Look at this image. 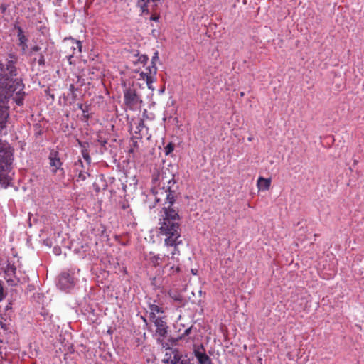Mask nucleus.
I'll return each mask as SVG.
<instances>
[{"mask_svg": "<svg viewBox=\"0 0 364 364\" xmlns=\"http://www.w3.org/2000/svg\"><path fill=\"white\" fill-rule=\"evenodd\" d=\"M74 284L73 278L68 273H63L60 276L59 285L61 289H68Z\"/></svg>", "mask_w": 364, "mask_h": 364, "instance_id": "13", "label": "nucleus"}, {"mask_svg": "<svg viewBox=\"0 0 364 364\" xmlns=\"http://www.w3.org/2000/svg\"><path fill=\"white\" fill-rule=\"evenodd\" d=\"M149 309L150 311L149 318L151 320L158 318V316H156V314H163L164 312L163 307L159 306L156 304H149Z\"/></svg>", "mask_w": 364, "mask_h": 364, "instance_id": "16", "label": "nucleus"}, {"mask_svg": "<svg viewBox=\"0 0 364 364\" xmlns=\"http://www.w3.org/2000/svg\"><path fill=\"white\" fill-rule=\"evenodd\" d=\"M148 60H149V58L146 55H141L138 58V61L143 65H145L147 63Z\"/></svg>", "mask_w": 364, "mask_h": 364, "instance_id": "26", "label": "nucleus"}, {"mask_svg": "<svg viewBox=\"0 0 364 364\" xmlns=\"http://www.w3.org/2000/svg\"><path fill=\"white\" fill-rule=\"evenodd\" d=\"M192 331V327H189L188 328L186 329L184 332L182 333V335L179 337V339H182L185 336L189 335Z\"/></svg>", "mask_w": 364, "mask_h": 364, "instance_id": "27", "label": "nucleus"}, {"mask_svg": "<svg viewBox=\"0 0 364 364\" xmlns=\"http://www.w3.org/2000/svg\"><path fill=\"white\" fill-rule=\"evenodd\" d=\"M78 163H80L81 165H82V161H81V160H79V161H78Z\"/></svg>", "mask_w": 364, "mask_h": 364, "instance_id": "37", "label": "nucleus"}, {"mask_svg": "<svg viewBox=\"0 0 364 364\" xmlns=\"http://www.w3.org/2000/svg\"><path fill=\"white\" fill-rule=\"evenodd\" d=\"M13 82H17L18 84L14 86L15 90L13 92L12 95L10 96L13 97V100L18 105H22L23 104L24 100V92H23L22 85L16 80H13Z\"/></svg>", "mask_w": 364, "mask_h": 364, "instance_id": "10", "label": "nucleus"}, {"mask_svg": "<svg viewBox=\"0 0 364 364\" xmlns=\"http://www.w3.org/2000/svg\"><path fill=\"white\" fill-rule=\"evenodd\" d=\"M73 88H74V85H70V90H73Z\"/></svg>", "mask_w": 364, "mask_h": 364, "instance_id": "33", "label": "nucleus"}, {"mask_svg": "<svg viewBox=\"0 0 364 364\" xmlns=\"http://www.w3.org/2000/svg\"><path fill=\"white\" fill-rule=\"evenodd\" d=\"M124 101L125 105L131 109L140 107L143 102L141 95L133 86H129L124 90Z\"/></svg>", "mask_w": 364, "mask_h": 364, "instance_id": "6", "label": "nucleus"}, {"mask_svg": "<svg viewBox=\"0 0 364 364\" xmlns=\"http://www.w3.org/2000/svg\"><path fill=\"white\" fill-rule=\"evenodd\" d=\"M193 354L199 364H212L211 359L205 353V350L203 345L195 346Z\"/></svg>", "mask_w": 364, "mask_h": 364, "instance_id": "8", "label": "nucleus"}, {"mask_svg": "<svg viewBox=\"0 0 364 364\" xmlns=\"http://www.w3.org/2000/svg\"><path fill=\"white\" fill-rule=\"evenodd\" d=\"M159 0H138L137 6L140 9L141 15L144 16L145 20L158 21L159 15L155 12Z\"/></svg>", "mask_w": 364, "mask_h": 364, "instance_id": "5", "label": "nucleus"}, {"mask_svg": "<svg viewBox=\"0 0 364 364\" xmlns=\"http://www.w3.org/2000/svg\"><path fill=\"white\" fill-rule=\"evenodd\" d=\"M248 141H252V138H251V137H249V138H248Z\"/></svg>", "mask_w": 364, "mask_h": 364, "instance_id": "38", "label": "nucleus"}, {"mask_svg": "<svg viewBox=\"0 0 364 364\" xmlns=\"http://www.w3.org/2000/svg\"><path fill=\"white\" fill-rule=\"evenodd\" d=\"M17 82H13L9 77H0V129L6 127L9 117L7 102L8 99L15 90L14 86Z\"/></svg>", "mask_w": 364, "mask_h": 364, "instance_id": "2", "label": "nucleus"}, {"mask_svg": "<svg viewBox=\"0 0 364 364\" xmlns=\"http://www.w3.org/2000/svg\"><path fill=\"white\" fill-rule=\"evenodd\" d=\"M11 165V153L9 145L0 140V183H6Z\"/></svg>", "mask_w": 364, "mask_h": 364, "instance_id": "4", "label": "nucleus"}, {"mask_svg": "<svg viewBox=\"0 0 364 364\" xmlns=\"http://www.w3.org/2000/svg\"><path fill=\"white\" fill-rule=\"evenodd\" d=\"M137 146V142L136 141H134V146Z\"/></svg>", "mask_w": 364, "mask_h": 364, "instance_id": "35", "label": "nucleus"}, {"mask_svg": "<svg viewBox=\"0 0 364 364\" xmlns=\"http://www.w3.org/2000/svg\"><path fill=\"white\" fill-rule=\"evenodd\" d=\"M164 318V317L158 316V318L151 320L156 326V333L162 338H166L168 333V326Z\"/></svg>", "mask_w": 364, "mask_h": 364, "instance_id": "9", "label": "nucleus"}, {"mask_svg": "<svg viewBox=\"0 0 364 364\" xmlns=\"http://www.w3.org/2000/svg\"><path fill=\"white\" fill-rule=\"evenodd\" d=\"M17 61V58L14 55H9V58L7 59V63L6 65V68L4 67V71H7V74L10 75V77L16 76V68L15 64Z\"/></svg>", "mask_w": 364, "mask_h": 364, "instance_id": "11", "label": "nucleus"}, {"mask_svg": "<svg viewBox=\"0 0 364 364\" xmlns=\"http://www.w3.org/2000/svg\"><path fill=\"white\" fill-rule=\"evenodd\" d=\"M159 60V52L157 50H156L154 53V55L152 56L151 58V65H156V62Z\"/></svg>", "mask_w": 364, "mask_h": 364, "instance_id": "25", "label": "nucleus"}, {"mask_svg": "<svg viewBox=\"0 0 364 364\" xmlns=\"http://www.w3.org/2000/svg\"><path fill=\"white\" fill-rule=\"evenodd\" d=\"M181 364H188V363L186 360H182Z\"/></svg>", "mask_w": 364, "mask_h": 364, "instance_id": "32", "label": "nucleus"}, {"mask_svg": "<svg viewBox=\"0 0 364 364\" xmlns=\"http://www.w3.org/2000/svg\"><path fill=\"white\" fill-rule=\"evenodd\" d=\"M175 299L176 300H180V298L179 297H176Z\"/></svg>", "mask_w": 364, "mask_h": 364, "instance_id": "39", "label": "nucleus"}, {"mask_svg": "<svg viewBox=\"0 0 364 364\" xmlns=\"http://www.w3.org/2000/svg\"><path fill=\"white\" fill-rule=\"evenodd\" d=\"M240 95L241 97H243V96L245 95V93H244L243 92H240Z\"/></svg>", "mask_w": 364, "mask_h": 364, "instance_id": "34", "label": "nucleus"}, {"mask_svg": "<svg viewBox=\"0 0 364 364\" xmlns=\"http://www.w3.org/2000/svg\"><path fill=\"white\" fill-rule=\"evenodd\" d=\"M45 62V59L43 56H41L40 59L38 60V64L39 65H43Z\"/></svg>", "mask_w": 364, "mask_h": 364, "instance_id": "31", "label": "nucleus"}, {"mask_svg": "<svg viewBox=\"0 0 364 364\" xmlns=\"http://www.w3.org/2000/svg\"><path fill=\"white\" fill-rule=\"evenodd\" d=\"M40 49H41V48L38 46H35L31 48V53H36V52L39 51Z\"/></svg>", "mask_w": 364, "mask_h": 364, "instance_id": "29", "label": "nucleus"}, {"mask_svg": "<svg viewBox=\"0 0 364 364\" xmlns=\"http://www.w3.org/2000/svg\"><path fill=\"white\" fill-rule=\"evenodd\" d=\"M174 147V144L171 142L167 144V146L165 147L166 155H168L169 154H171L173 151Z\"/></svg>", "mask_w": 364, "mask_h": 364, "instance_id": "22", "label": "nucleus"}, {"mask_svg": "<svg viewBox=\"0 0 364 364\" xmlns=\"http://www.w3.org/2000/svg\"><path fill=\"white\" fill-rule=\"evenodd\" d=\"M82 155L84 158V159L88 163V164H90V161H91V158L90 156V154H89V151L87 149H83L82 150Z\"/></svg>", "mask_w": 364, "mask_h": 364, "instance_id": "21", "label": "nucleus"}, {"mask_svg": "<svg viewBox=\"0 0 364 364\" xmlns=\"http://www.w3.org/2000/svg\"><path fill=\"white\" fill-rule=\"evenodd\" d=\"M79 108L82 109V105H79Z\"/></svg>", "mask_w": 364, "mask_h": 364, "instance_id": "36", "label": "nucleus"}, {"mask_svg": "<svg viewBox=\"0 0 364 364\" xmlns=\"http://www.w3.org/2000/svg\"><path fill=\"white\" fill-rule=\"evenodd\" d=\"M50 165L53 168V172L55 173L56 171L61 166L62 163L59 158L56 157V154L53 155L50 154Z\"/></svg>", "mask_w": 364, "mask_h": 364, "instance_id": "17", "label": "nucleus"}, {"mask_svg": "<svg viewBox=\"0 0 364 364\" xmlns=\"http://www.w3.org/2000/svg\"><path fill=\"white\" fill-rule=\"evenodd\" d=\"M181 357L178 352L173 351L172 355L166 359V364H181Z\"/></svg>", "mask_w": 364, "mask_h": 364, "instance_id": "19", "label": "nucleus"}, {"mask_svg": "<svg viewBox=\"0 0 364 364\" xmlns=\"http://www.w3.org/2000/svg\"><path fill=\"white\" fill-rule=\"evenodd\" d=\"M15 28L18 31L19 46L21 47L23 52L25 53L27 48L28 38L24 35L23 31L21 27L15 26Z\"/></svg>", "mask_w": 364, "mask_h": 364, "instance_id": "14", "label": "nucleus"}, {"mask_svg": "<svg viewBox=\"0 0 364 364\" xmlns=\"http://www.w3.org/2000/svg\"><path fill=\"white\" fill-rule=\"evenodd\" d=\"M4 274V279L9 286H16L18 282V279L16 278V268L14 264L8 263L3 269Z\"/></svg>", "mask_w": 364, "mask_h": 364, "instance_id": "7", "label": "nucleus"}, {"mask_svg": "<svg viewBox=\"0 0 364 364\" xmlns=\"http://www.w3.org/2000/svg\"><path fill=\"white\" fill-rule=\"evenodd\" d=\"M145 127V125H144V122L143 120H140V122H139L137 127H136V129L137 131H136V132H141L143 128Z\"/></svg>", "mask_w": 364, "mask_h": 364, "instance_id": "28", "label": "nucleus"}, {"mask_svg": "<svg viewBox=\"0 0 364 364\" xmlns=\"http://www.w3.org/2000/svg\"><path fill=\"white\" fill-rule=\"evenodd\" d=\"M144 72H147L149 75H151L152 77L156 78L157 73V67L156 65H150L146 69Z\"/></svg>", "mask_w": 364, "mask_h": 364, "instance_id": "20", "label": "nucleus"}, {"mask_svg": "<svg viewBox=\"0 0 364 364\" xmlns=\"http://www.w3.org/2000/svg\"><path fill=\"white\" fill-rule=\"evenodd\" d=\"M139 76V80L146 81L148 88L151 91H154V87H153L152 84L156 81V78L152 77V76L149 75L147 72L144 71L140 73Z\"/></svg>", "mask_w": 364, "mask_h": 364, "instance_id": "15", "label": "nucleus"}, {"mask_svg": "<svg viewBox=\"0 0 364 364\" xmlns=\"http://www.w3.org/2000/svg\"><path fill=\"white\" fill-rule=\"evenodd\" d=\"M179 243L176 245V247L174 246L166 245L164 246L167 248H172L171 251V255H167L163 257H161L159 255H154L150 257V262L154 266H159L161 263L165 262L166 264L164 268L169 267V274L173 275L180 272L179 267V258L178 257L181 255L180 250L178 249V245L181 244L182 240L181 237L178 238Z\"/></svg>", "mask_w": 364, "mask_h": 364, "instance_id": "3", "label": "nucleus"}, {"mask_svg": "<svg viewBox=\"0 0 364 364\" xmlns=\"http://www.w3.org/2000/svg\"><path fill=\"white\" fill-rule=\"evenodd\" d=\"M90 174L86 172V171H80L79 174H78V178H77V181H85L86 180L87 177L89 176Z\"/></svg>", "mask_w": 364, "mask_h": 364, "instance_id": "23", "label": "nucleus"}, {"mask_svg": "<svg viewBox=\"0 0 364 364\" xmlns=\"http://www.w3.org/2000/svg\"><path fill=\"white\" fill-rule=\"evenodd\" d=\"M168 183L167 188H159L154 193L156 202H164V205L159 221V235L164 237L166 245L176 247L181 237L180 216L178 210L173 208L176 197L175 191L172 189L176 183L174 179L169 180Z\"/></svg>", "mask_w": 364, "mask_h": 364, "instance_id": "1", "label": "nucleus"}, {"mask_svg": "<svg viewBox=\"0 0 364 364\" xmlns=\"http://www.w3.org/2000/svg\"><path fill=\"white\" fill-rule=\"evenodd\" d=\"M271 185V178H264L259 177L257 180V187L259 190H268Z\"/></svg>", "mask_w": 364, "mask_h": 364, "instance_id": "18", "label": "nucleus"}, {"mask_svg": "<svg viewBox=\"0 0 364 364\" xmlns=\"http://www.w3.org/2000/svg\"><path fill=\"white\" fill-rule=\"evenodd\" d=\"M64 47L65 52L66 53H68V50H73L72 53H69V55L72 56L73 55L76 53V50H77V53L81 52L82 45L80 41L72 39L69 42L66 43Z\"/></svg>", "mask_w": 364, "mask_h": 364, "instance_id": "12", "label": "nucleus"}, {"mask_svg": "<svg viewBox=\"0 0 364 364\" xmlns=\"http://www.w3.org/2000/svg\"><path fill=\"white\" fill-rule=\"evenodd\" d=\"M98 142L103 147L105 146V145L107 144V141L105 139H98Z\"/></svg>", "mask_w": 364, "mask_h": 364, "instance_id": "30", "label": "nucleus"}, {"mask_svg": "<svg viewBox=\"0 0 364 364\" xmlns=\"http://www.w3.org/2000/svg\"><path fill=\"white\" fill-rule=\"evenodd\" d=\"M5 298L4 294V282L0 280V301H1Z\"/></svg>", "mask_w": 364, "mask_h": 364, "instance_id": "24", "label": "nucleus"}]
</instances>
